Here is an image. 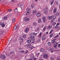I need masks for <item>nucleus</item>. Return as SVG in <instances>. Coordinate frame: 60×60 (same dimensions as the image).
Listing matches in <instances>:
<instances>
[{
    "mask_svg": "<svg viewBox=\"0 0 60 60\" xmlns=\"http://www.w3.org/2000/svg\"><path fill=\"white\" fill-rule=\"evenodd\" d=\"M16 21V19L15 18H13L12 19V22L13 23H14Z\"/></svg>",
    "mask_w": 60,
    "mask_h": 60,
    "instance_id": "2eb2a0df",
    "label": "nucleus"
},
{
    "mask_svg": "<svg viewBox=\"0 0 60 60\" xmlns=\"http://www.w3.org/2000/svg\"><path fill=\"white\" fill-rule=\"evenodd\" d=\"M7 19V16H5L3 17V19L4 20H6Z\"/></svg>",
    "mask_w": 60,
    "mask_h": 60,
    "instance_id": "412c9836",
    "label": "nucleus"
},
{
    "mask_svg": "<svg viewBox=\"0 0 60 60\" xmlns=\"http://www.w3.org/2000/svg\"><path fill=\"white\" fill-rule=\"evenodd\" d=\"M31 45V44H28V45H27V47L28 48H30Z\"/></svg>",
    "mask_w": 60,
    "mask_h": 60,
    "instance_id": "f3484780",
    "label": "nucleus"
},
{
    "mask_svg": "<svg viewBox=\"0 0 60 60\" xmlns=\"http://www.w3.org/2000/svg\"><path fill=\"white\" fill-rule=\"evenodd\" d=\"M46 39V37H45L43 36L42 39V40H44Z\"/></svg>",
    "mask_w": 60,
    "mask_h": 60,
    "instance_id": "e433bc0d",
    "label": "nucleus"
},
{
    "mask_svg": "<svg viewBox=\"0 0 60 60\" xmlns=\"http://www.w3.org/2000/svg\"><path fill=\"white\" fill-rule=\"evenodd\" d=\"M1 26L2 27H4L5 26V24H4L3 23H2Z\"/></svg>",
    "mask_w": 60,
    "mask_h": 60,
    "instance_id": "aec40b11",
    "label": "nucleus"
},
{
    "mask_svg": "<svg viewBox=\"0 0 60 60\" xmlns=\"http://www.w3.org/2000/svg\"><path fill=\"white\" fill-rule=\"evenodd\" d=\"M51 11H53V8H52L51 9Z\"/></svg>",
    "mask_w": 60,
    "mask_h": 60,
    "instance_id": "69168bd1",
    "label": "nucleus"
},
{
    "mask_svg": "<svg viewBox=\"0 0 60 60\" xmlns=\"http://www.w3.org/2000/svg\"><path fill=\"white\" fill-rule=\"evenodd\" d=\"M34 38H35L34 36H31L29 38V40H30L31 41H33L34 40Z\"/></svg>",
    "mask_w": 60,
    "mask_h": 60,
    "instance_id": "f257e3e1",
    "label": "nucleus"
},
{
    "mask_svg": "<svg viewBox=\"0 0 60 60\" xmlns=\"http://www.w3.org/2000/svg\"><path fill=\"white\" fill-rule=\"evenodd\" d=\"M4 32L3 31H0V34H4Z\"/></svg>",
    "mask_w": 60,
    "mask_h": 60,
    "instance_id": "2f4dec72",
    "label": "nucleus"
},
{
    "mask_svg": "<svg viewBox=\"0 0 60 60\" xmlns=\"http://www.w3.org/2000/svg\"><path fill=\"white\" fill-rule=\"evenodd\" d=\"M56 8L53 11V13H55L56 12Z\"/></svg>",
    "mask_w": 60,
    "mask_h": 60,
    "instance_id": "5701e85b",
    "label": "nucleus"
},
{
    "mask_svg": "<svg viewBox=\"0 0 60 60\" xmlns=\"http://www.w3.org/2000/svg\"><path fill=\"white\" fill-rule=\"evenodd\" d=\"M20 52H21L22 53H24L25 51L24 50H22V51H21Z\"/></svg>",
    "mask_w": 60,
    "mask_h": 60,
    "instance_id": "4c0bfd02",
    "label": "nucleus"
},
{
    "mask_svg": "<svg viewBox=\"0 0 60 60\" xmlns=\"http://www.w3.org/2000/svg\"><path fill=\"white\" fill-rule=\"evenodd\" d=\"M50 51H51V52H53V48H51Z\"/></svg>",
    "mask_w": 60,
    "mask_h": 60,
    "instance_id": "f704fd0d",
    "label": "nucleus"
},
{
    "mask_svg": "<svg viewBox=\"0 0 60 60\" xmlns=\"http://www.w3.org/2000/svg\"><path fill=\"white\" fill-rule=\"evenodd\" d=\"M12 10L11 9H9L8 10V11H12Z\"/></svg>",
    "mask_w": 60,
    "mask_h": 60,
    "instance_id": "ea45409f",
    "label": "nucleus"
},
{
    "mask_svg": "<svg viewBox=\"0 0 60 60\" xmlns=\"http://www.w3.org/2000/svg\"><path fill=\"white\" fill-rule=\"evenodd\" d=\"M40 54V53H37L36 54V55H37V56H39Z\"/></svg>",
    "mask_w": 60,
    "mask_h": 60,
    "instance_id": "49530a36",
    "label": "nucleus"
},
{
    "mask_svg": "<svg viewBox=\"0 0 60 60\" xmlns=\"http://www.w3.org/2000/svg\"><path fill=\"white\" fill-rule=\"evenodd\" d=\"M48 18H49V20H50V19H51L52 18V16H49Z\"/></svg>",
    "mask_w": 60,
    "mask_h": 60,
    "instance_id": "cd10ccee",
    "label": "nucleus"
},
{
    "mask_svg": "<svg viewBox=\"0 0 60 60\" xmlns=\"http://www.w3.org/2000/svg\"><path fill=\"white\" fill-rule=\"evenodd\" d=\"M37 34V33H34V36H36Z\"/></svg>",
    "mask_w": 60,
    "mask_h": 60,
    "instance_id": "37998d69",
    "label": "nucleus"
},
{
    "mask_svg": "<svg viewBox=\"0 0 60 60\" xmlns=\"http://www.w3.org/2000/svg\"><path fill=\"white\" fill-rule=\"evenodd\" d=\"M56 40V39H53V43H54L55 42V41Z\"/></svg>",
    "mask_w": 60,
    "mask_h": 60,
    "instance_id": "79ce46f5",
    "label": "nucleus"
},
{
    "mask_svg": "<svg viewBox=\"0 0 60 60\" xmlns=\"http://www.w3.org/2000/svg\"><path fill=\"white\" fill-rule=\"evenodd\" d=\"M41 15V14L39 12H38L36 14V16L37 17H40Z\"/></svg>",
    "mask_w": 60,
    "mask_h": 60,
    "instance_id": "6e6552de",
    "label": "nucleus"
},
{
    "mask_svg": "<svg viewBox=\"0 0 60 60\" xmlns=\"http://www.w3.org/2000/svg\"><path fill=\"white\" fill-rule=\"evenodd\" d=\"M48 45L49 46H51V42H49L48 43Z\"/></svg>",
    "mask_w": 60,
    "mask_h": 60,
    "instance_id": "393cba45",
    "label": "nucleus"
},
{
    "mask_svg": "<svg viewBox=\"0 0 60 60\" xmlns=\"http://www.w3.org/2000/svg\"><path fill=\"white\" fill-rule=\"evenodd\" d=\"M14 0H12V3H13V2H14Z\"/></svg>",
    "mask_w": 60,
    "mask_h": 60,
    "instance_id": "774afa93",
    "label": "nucleus"
},
{
    "mask_svg": "<svg viewBox=\"0 0 60 60\" xmlns=\"http://www.w3.org/2000/svg\"><path fill=\"white\" fill-rule=\"evenodd\" d=\"M56 15H55L53 17V21H54V20H55V19H56Z\"/></svg>",
    "mask_w": 60,
    "mask_h": 60,
    "instance_id": "dca6fc26",
    "label": "nucleus"
},
{
    "mask_svg": "<svg viewBox=\"0 0 60 60\" xmlns=\"http://www.w3.org/2000/svg\"><path fill=\"white\" fill-rule=\"evenodd\" d=\"M46 26H45L44 27V28L43 30V32H44V31H45V30H46Z\"/></svg>",
    "mask_w": 60,
    "mask_h": 60,
    "instance_id": "473e14b6",
    "label": "nucleus"
},
{
    "mask_svg": "<svg viewBox=\"0 0 60 60\" xmlns=\"http://www.w3.org/2000/svg\"><path fill=\"white\" fill-rule=\"evenodd\" d=\"M24 20L25 21H26V22H28V21H29L30 20V19L29 18H24Z\"/></svg>",
    "mask_w": 60,
    "mask_h": 60,
    "instance_id": "423d86ee",
    "label": "nucleus"
},
{
    "mask_svg": "<svg viewBox=\"0 0 60 60\" xmlns=\"http://www.w3.org/2000/svg\"><path fill=\"white\" fill-rule=\"evenodd\" d=\"M38 42H39L40 41V39H38Z\"/></svg>",
    "mask_w": 60,
    "mask_h": 60,
    "instance_id": "603ef678",
    "label": "nucleus"
},
{
    "mask_svg": "<svg viewBox=\"0 0 60 60\" xmlns=\"http://www.w3.org/2000/svg\"><path fill=\"white\" fill-rule=\"evenodd\" d=\"M58 43L57 42H56L54 44H56V45H57V44H58Z\"/></svg>",
    "mask_w": 60,
    "mask_h": 60,
    "instance_id": "052dcab7",
    "label": "nucleus"
},
{
    "mask_svg": "<svg viewBox=\"0 0 60 60\" xmlns=\"http://www.w3.org/2000/svg\"><path fill=\"white\" fill-rule=\"evenodd\" d=\"M48 56V55L44 54L43 56V57L44 58H45V59H46V58H47Z\"/></svg>",
    "mask_w": 60,
    "mask_h": 60,
    "instance_id": "9d476101",
    "label": "nucleus"
},
{
    "mask_svg": "<svg viewBox=\"0 0 60 60\" xmlns=\"http://www.w3.org/2000/svg\"><path fill=\"white\" fill-rule=\"evenodd\" d=\"M58 22H60V18H59L58 19Z\"/></svg>",
    "mask_w": 60,
    "mask_h": 60,
    "instance_id": "09e8293b",
    "label": "nucleus"
},
{
    "mask_svg": "<svg viewBox=\"0 0 60 60\" xmlns=\"http://www.w3.org/2000/svg\"><path fill=\"white\" fill-rule=\"evenodd\" d=\"M33 58H34V60H36V58H35L34 57H33Z\"/></svg>",
    "mask_w": 60,
    "mask_h": 60,
    "instance_id": "de8ad7c7",
    "label": "nucleus"
},
{
    "mask_svg": "<svg viewBox=\"0 0 60 60\" xmlns=\"http://www.w3.org/2000/svg\"><path fill=\"white\" fill-rule=\"evenodd\" d=\"M23 38H22L20 40V44L21 45H22V43L23 42Z\"/></svg>",
    "mask_w": 60,
    "mask_h": 60,
    "instance_id": "9b49d317",
    "label": "nucleus"
},
{
    "mask_svg": "<svg viewBox=\"0 0 60 60\" xmlns=\"http://www.w3.org/2000/svg\"><path fill=\"white\" fill-rule=\"evenodd\" d=\"M33 24L34 25V26H36L37 25V23L36 22H34L33 23Z\"/></svg>",
    "mask_w": 60,
    "mask_h": 60,
    "instance_id": "a211bd4d",
    "label": "nucleus"
},
{
    "mask_svg": "<svg viewBox=\"0 0 60 60\" xmlns=\"http://www.w3.org/2000/svg\"><path fill=\"white\" fill-rule=\"evenodd\" d=\"M53 36V34H52L50 35V38L52 37Z\"/></svg>",
    "mask_w": 60,
    "mask_h": 60,
    "instance_id": "c03bdc74",
    "label": "nucleus"
},
{
    "mask_svg": "<svg viewBox=\"0 0 60 60\" xmlns=\"http://www.w3.org/2000/svg\"><path fill=\"white\" fill-rule=\"evenodd\" d=\"M27 42L28 43H30V42H31V40H28L27 41Z\"/></svg>",
    "mask_w": 60,
    "mask_h": 60,
    "instance_id": "72a5a7b5",
    "label": "nucleus"
},
{
    "mask_svg": "<svg viewBox=\"0 0 60 60\" xmlns=\"http://www.w3.org/2000/svg\"><path fill=\"white\" fill-rule=\"evenodd\" d=\"M34 54H32L31 55H30V56H31V57H32L33 56H34Z\"/></svg>",
    "mask_w": 60,
    "mask_h": 60,
    "instance_id": "5fc2aeb1",
    "label": "nucleus"
},
{
    "mask_svg": "<svg viewBox=\"0 0 60 60\" xmlns=\"http://www.w3.org/2000/svg\"><path fill=\"white\" fill-rule=\"evenodd\" d=\"M44 9L45 10L44 13L45 15H46V14H47L48 12V7H45Z\"/></svg>",
    "mask_w": 60,
    "mask_h": 60,
    "instance_id": "f03ea898",
    "label": "nucleus"
},
{
    "mask_svg": "<svg viewBox=\"0 0 60 60\" xmlns=\"http://www.w3.org/2000/svg\"><path fill=\"white\" fill-rule=\"evenodd\" d=\"M26 34H25L24 35H23L22 36V37L23 38H26Z\"/></svg>",
    "mask_w": 60,
    "mask_h": 60,
    "instance_id": "b1692460",
    "label": "nucleus"
},
{
    "mask_svg": "<svg viewBox=\"0 0 60 60\" xmlns=\"http://www.w3.org/2000/svg\"><path fill=\"white\" fill-rule=\"evenodd\" d=\"M59 35H57V36H56V37H55V38H56V37H58V36Z\"/></svg>",
    "mask_w": 60,
    "mask_h": 60,
    "instance_id": "0e129e2a",
    "label": "nucleus"
},
{
    "mask_svg": "<svg viewBox=\"0 0 60 60\" xmlns=\"http://www.w3.org/2000/svg\"><path fill=\"white\" fill-rule=\"evenodd\" d=\"M33 13L35 14H36V10H35L33 11Z\"/></svg>",
    "mask_w": 60,
    "mask_h": 60,
    "instance_id": "a878e982",
    "label": "nucleus"
},
{
    "mask_svg": "<svg viewBox=\"0 0 60 60\" xmlns=\"http://www.w3.org/2000/svg\"><path fill=\"white\" fill-rule=\"evenodd\" d=\"M56 15L57 16H59L60 15V13L58 12H57L56 13Z\"/></svg>",
    "mask_w": 60,
    "mask_h": 60,
    "instance_id": "4be33fe9",
    "label": "nucleus"
},
{
    "mask_svg": "<svg viewBox=\"0 0 60 60\" xmlns=\"http://www.w3.org/2000/svg\"><path fill=\"white\" fill-rule=\"evenodd\" d=\"M18 8L15 9V12L16 13L18 11Z\"/></svg>",
    "mask_w": 60,
    "mask_h": 60,
    "instance_id": "c756f323",
    "label": "nucleus"
},
{
    "mask_svg": "<svg viewBox=\"0 0 60 60\" xmlns=\"http://www.w3.org/2000/svg\"><path fill=\"white\" fill-rule=\"evenodd\" d=\"M0 57L1 59H3L5 58V56L4 55H2L0 56Z\"/></svg>",
    "mask_w": 60,
    "mask_h": 60,
    "instance_id": "0eeeda50",
    "label": "nucleus"
},
{
    "mask_svg": "<svg viewBox=\"0 0 60 60\" xmlns=\"http://www.w3.org/2000/svg\"><path fill=\"white\" fill-rule=\"evenodd\" d=\"M50 49H51V48H49L48 49V50H49V51H50Z\"/></svg>",
    "mask_w": 60,
    "mask_h": 60,
    "instance_id": "680f3d73",
    "label": "nucleus"
},
{
    "mask_svg": "<svg viewBox=\"0 0 60 60\" xmlns=\"http://www.w3.org/2000/svg\"><path fill=\"white\" fill-rule=\"evenodd\" d=\"M30 8H29L28 9V10L27 11V13H26V15H29L30 13Z\"/></svg>",
    "mask_w": 60,
    "mask_h": 60,
    "instance_id": "39448f33",
    "label": "nucleus"
},
{
    "mask_svg": "<svg viewBox=\"0 0 60 60\" xmlns=\"http://www.w3.org/2000/svg\"><path fill=\"white\" fill-rule=\"evenodd\" d=\"M14 53V52L13 51H12L10 52V54H12Z\"/></svg>",
    "mask_w": 60,
    "mask_h": 60,
    "instance_id": "13d9d810",
    "label": "nucleus"
},
{
    "mask_svg": "<svg viewBox=\"0 0 60 60\" xmlns=\"http://www.w3.org/2000/svg\"><path fill=\"white\" fill-rule=\"evenodd\" d=\"M56 22H54L53 23V26H55L56 24Z\"/></svg>",
    "mask_w": 60,
    "mask_h": 60,
    "instance_id": "58836bf2",
    "label": "nucleus"
},
{
    "mask_svg": "<svg viewBox=\"0 0 60 60\" xmlns=\"http://www.w3.org/2000/svg\"><path fill=\"white\" fill-rule=\"evenodd\" d=\"M34 4H32L31 6V8H33L34 7Z\"/></svg>",
    "mask_w": 60,
    "mask_h": 60,
    "instance_id": "7c9ffc66",
    "label": "nucleus"
},
{
    "mask_svg": "<svg viewBox=\"0 0 60 60\" xmlns=\"http://www.w3.org/2000/svg\"><path fill=\"white\" fill-rule=\"evenodd\" d=\"M52 26L51 25H50L47 27V28L48 29H50V28H51L52 27Z\"/></svg>",
    "mask_w": 60,
    "mask_h": 60,
    "instance_id": "6ab92c4d",
    "label": "nucleus"
},
{
    "mask_svg": "<svg viewBox=\"0 0 60 60\" xmlns=\"http://www.w3.org/2000/svg\"><path fill=\"white\" fill-rule=\"evenodd\" d=\"M38 31L37 30V29L35 30V31L36 32H38Z\"/></svg>",
    "mask_w": 60,
    "mask_h": 60,
    "instance_id": "e2e57ef3",
    "label": "nucleus"
},
{
    "mask_svg": "<svg viewBox=\"0 0 60 60\" xmlns=\"http://www.w3.org/2000/svg\"><path fill=\"white\" fill-rule=\"evenodd\" d=\"M57 46V45H54V48H56V46Z\"/></svg>",
    "mask_w": 60,
    "mask_h": 60,
    "instance_id": "4d7b16f0",
    "label": "nucleus"
},
{
    "mask_svg": "<svg viewBox=\"0 0 60 60\" xmlns=\"http://www.w3.org/2000/svg\"><path fill=\"white\" fill-rule=\"evenodd\" d=\"M34 46H31V47H30V49H34Z\"/></svg>",
    "mask_w": 60,
    "mask_h": 60,
    "instance_id": "c9c22d12",
    "label": "nucleus"
},
{
    "mask_svg": "<svg viewBox=\"0 0 60 60\" xmlns=\"http://www.w3.org/2000/svg\"><path fill=\"white\" fill-rule=\"evenodd\" d=\"M38 23H42V21H41V18H39L38 21Z\"/></svg>",
    "mask_w": 60,
    "mask_h": 60,
    "instance_id": "ddd939ff",
    "label": "nucleus"
},
{
    "mask_svg": "<svg viewBox=\"0 0 60 60\" xmlns=\"http://www.w3.org/2000/svg\"><path fill=\"white\" fill-rule=\"evenodd\" d=\"M50 3L51 5H52V4H53V1H52L51 2H50Z\"/></svg>",
    "mask_w": 60,
    "mask_h": 60,
    "instance_id": "bf43d9fd",
    "label": "nucleus"
},
{
    "mask_svg": "<svg viewBox=\"0 0 60 60\" xmlns=\"http://www.w3.org/2000/svg\"><path fill=\"white\" fill-rule=\"evenodd\" d=\"M53 32V30H52L50 31L49 34H51L52 33V32Z\"/></svg>",
    "mask_w": 60,
    "mask_h": 60,
    "instance_id": "3c124183",
    "label": "nucleus"
},
{
    "mask_svg": "<svg viewBox=\"0 0 60 60\" xmlns=\"http://www.w3.org/2000/svg\"><path fill=\"white\" fill-rule=\"evenodd\" d=\"M44 51H45V49H42L41 48L40 49V51L41 52H44Z\"/></svg>",
    "mask_w": 60,
    "mask_h": 60,
    "instance_id": "4468645a",
    "label": "nucleus"
},
{
    "mask_svg": "<svg viewBox=\"0 0 60 60\" xmlns=\"http://www.w3.org/2000/svg\"><path fill=\"white\" fill-rule=\"evenodd\" d=\"M55 3L57 5L58 4V2L57 1H55Z\"/></svg>",
    "mask_w": 60,
    "mask_h": 60,
    "instance_id": "864d4df0",
    "label": "nucleus"
},
{
    "mask_svg": "<svg viewBox=\"0 0 60 60\" xmlns=\"http://www.w3.org/2000/svg\"><path fill=\"white\" fill-rule=\"evenodd\" d=\"M60 25V24L59 23H58L56 25V26H58Z\"/></svg>",
    "mask_w": 60,
    "mask_h": 60,
    "instance_id": "8fccbe9b",
    "label": "nucleus"
},
{
    "mask_svg": "<svg viewBox=\"0 0 60 60\" xmlns=\"http://www.w3.org/2000/svg\"><path fill=\"white\" fill-rule=\"evenodd\" d=\"M1 24H2V22H0V26L1 25Z\"/></svg>",
    "mask_w": 60,
    "mask_h": 60,
    "instance_id": "338daca9",
    "label": "nucleus"
},
{
    "mask_svg": "<svg viewBox=\"0 0 60 60\" xmlns=\"http://www.w3.org/2000/svg\"><path fill=\"white\" fill-rule=\"evenodd\" d=\"M19 27V25H16L15 26L14 28V30H16L17 29V28H18Z\"/></svg>",
    "mask_w": 60,
    "mask_h": 60,
    "instance_id": "1a4fd4ad",
    "label": "nucleus"
},
{
    "mask_svg": "<svg viewBox=\"0 0 60 60\" xmlns=\"http://www.w3.org/2000/svg\"><path fill=\"white\" fill-rule=\"evenodd\" d=\"M18 7H21V9H22L24 7V6L22 4H19L17 6Z\"/></svg>",
    "mask_w": 60,
    "mask_h": 60,
    "instance_id": "20e7f679",
    "label": "nucleus"
},
{
    "mask_svg": "<svg viewBox=\"0 0 60 60\" xmlns=\"http://www.w3.org/2000/svg\"><path fill=\"white\" fill-rule=\"evenodd\" d=\"M41 33H40L39 34V35L38 36V37H41Z\"/></svg>",
    "mask_w": 60,
    "mask_h": 60,
    "instance_id": "bb28decb",
    "label": "nucleus"
},
{
    "mask_svg": "<svg viewBox=\"0 0 60 60\" xmlns=\"http://www.w3.org/2000/svg\"><path fill=\"white\" fill-rule=\"evenodd\" d=\"M57 27H58V26H56L55 27H54L53 28L55 29V28H57Z\"/></svg>",
    "mask_w": 60,
    "mask_h": 60,
    "instance_id": "a18cd8bd",
    "label": "nucleus"
},
{
    "mask_svg": "<svg viewBox=\"0 0 60 60\" xmlns=\"http://www.w3.org/2000/svg\"><path fill=\"white\" fill-rule=\"evenodd\" d=\"M28 52V50H26V53H27Z\"/></svg>",
    "mask_w": 60,
    "mask_h": 60,
    "instance_id": "6e6d98bb",
    "label": "nucleus"
},
{
    "mask_svg": "<svg viewBox=\"0 0 60 60\" xmlns=\"http://www.w3.org/2000/svg\"><path fill=\"white\" fill-rule=\"evenodd\" d=\"M19 14H20V13L19 12H18L17 14V16H19Z\"/></svg>",
    "mask_w": 60,
    "mask_h": 60,
    "instance_id": "a19ab883",
    "label": "nucleus"
},
{
    "mask_svg": "<svg viewBox=\"0 0 60 60\" xmlns=\"http://www.w3.org/2000/svg\"><path fill=\"white\" fill-rule=\"evenodd\" d=\"M46 19V18L45 16H43L42 17V19L43 20V22H45V19Z\"/></svg>",
    "mask_w": 60,
    "mask_h": 60,
    "instance_id": "f8f14e48",
    "label": "nucleus"
},
{
    "mask_svg": "<svg viewBox=\"0 0 60 60\" xmlns=\"http://www.w3.org/2000/svg\"><path fill=\"white\" fill-rule=\"evenodd\" d=\"M24 31L25 33H27L29 31V29L28 28H26L25 29Z\"/></svg>",
    "mask_w": 60,
    "mask_h": 60,
    "instance_id": "7ed1b4c3",
    "label": "nucleus"
},
{
    "mask_svg": "<svg viewBox=\"0 0 60 60\" xmlns=\"http://www.w3.org/2000/svg\"><path fill=\"white\" fill-rule=\"evenodd\" d=\"M34 33H30L29 34V35L30 36H31V35H34Z\"/></svg>",
    "mask_w": 60,
    "mask_h": 60,
    "instance_id": "c85d7f7f",
    "label": "nucleus"
}]
</instances>
